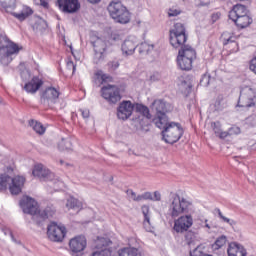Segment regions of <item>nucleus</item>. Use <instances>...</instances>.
<instances>
[{
    "label": "nucleus",
    "mask_w": 256,
    "mask_h": 256,
    "mask_svg": "<svg viewBox=\"0 0 256 256\" xmlns=\"http://www.w3.org/2000/svg\"><path fill=\"white\" fill-rule=\"evenodd\" d=\"M143 200H145L144 197H143V194L138 195V196L133 198V201H143Z\"/></svg>",
    "instance_id": "58"
},
{
    "label": "nucleus",
    "mask_w": 256,
    "mask_h": 256,
    "mask_svg": "<svg viewBox=\"0 0 256 256\" xmlns=\"http://www.w3.org/2000/svg\"><path fill=\"white\" fill-rule=\"evenodd\" d=\"M137 49V44L133 40H125L122 44V51L125 55H133Z\"/></svg>",
    "instance_id": "22"
},
{
    "label": "nucleus",
    "mask_w": 256,
    "mask_h": 256,
    "mask_svg": "<svg viewBox=\"0 0 256 256\" xmlns=\"http://www.w3.org/2000/svg\"><path fill=\"white\" fill-rule=\"evenodd\" d=\"M65 235H67V229L64 226H59L55 222H52L50 225H48L47 236L50 241L61 243V241L65 239Z\"/></svg>",
    "instance_id": "9"
},
{
    "label": "nucleus",
    "mask_w": 256,
    "mask_h": 256,
    "mask_svg": "<svg viewBox=\"0 0 256 256\" xmlns=\"http://www.w3.org/2000/svg\"><path fill=\"white\" fill-rule=\"evenodd\" d=\"M33 2L44 9H49V2H47V0H33Z\"/></svg>",
    "instance_id": "45"
},
{
    "label": "nucleus",
    "mask_w": 256,
    "mask_h": 256,
    "mask_svg": "<svg viewBox=\"0 0 256 256\" xmlns=\"http://www.w3.org/2000/svg\"><path fill=\"white\" fill-rule=\"evenodd\" d=\"M161 129L162 139L169 145L177 143L185 133L181 123L172 121L169 117L165 116L161 118Z\"/></svg>",
    "instance_id": "3"
},
{
    "label": "nucleus",
    "mask_w": 256,
    "mask_h": 256,
    "mask_svg": "<svg viewBox=\"0 0 256 256\" xmlns=\"http://www.w3.org/2000/svg\"><path fill=\"white\" fill-rule=\"evenodd\" d=\"M105 52L103 51H94V63H100V61H103V57Z\"/></svg>",
    "instance_id": "42"
},
{
    "label": "nucleus",
    "mask_w": 256,
    "mask_h": 256,
    "mask_svg": "<svg viewBox=\"0 0 256 256\" xmlns=\"http://www.w3.org/2000/svg\"><path fill=\"white\" fill-rule=\"evenodd\" d=\"M32 175L40 179V181H53V177H55V174L44 168L41 164L34 167Z\"/></svg>",
    "instance_id": "14"
},
{
    "label": "nucleus",
    "mask_w": 256,
    "mask_h": 256,
    "mask_svg": "<svg viewBox=\"0 0 256 256\" xmlns=\"http://www.w3.org/2000/svg\"><path fill=\"white\" fill-rule=\"evenodd\" d=\"M101 79L104 83H107V81H111L113 78H111V76L107 75V74H103L101 76Z\"/></svg>",
    "instance_id": "55"
},
{
    "label": "nucleus",
    "mask_w": 256,
    "mask_h": 256,
    "mask_svg": "<svg viewBox=\"0 0 256 256\" xmlns=\"http://www.w3.org/2000/svg\"><path fill=\"white\" fill-rule=\"evenodd\" d=\"M135 106L131 101H123L117 108V117L122 121H127L131 115H133V109Z\"/></svg>",
    "instance_id": "13"
},
{
    "label": "nucleus",
    "mask_w": 256,
    "mask_h": 256,
    "mask_svg": "<svg viewBox=\"0 0 256 256\" xmlns=\"http://www.w3.org/2000/svg\"><path fill=\"white\" fill-rule=\"evenodd\" d=\"M111 245H113L111 239L98 238L96 241V250L92 253V256H111L113 253Z\"/></svg>",
    "instance_id": "10"
},
{
    "label": "nucleus",
    "mask_w": 256,
    "mask_h": 256,
    "mask_svg": "<svg viewBox=\"0 0 256 256\" xmlns=\"http://www.w3.org/2000/svg\"><path fill=\"white\" fill-rule=\"evenodd\" d=\"M10 237H11V239H12V241H13L14 243H17V239H15V236L13 235V233L10 235Z\"/></svg>",
    "instance_id": "63"
},
{
    "label": "nucleus",
    "mask_w": 256,
    "mask_h": 256,
    "mask_svg": "<svg viewBox=\"0 0 256 256\" xmlns=\"http://www.w3.org/2000/svg\"><path fill=\"white\" fill-rule=\"evenodd\" d=\"M2 232L4 233V235H12L13 234L11 229H9L7 227L2 228Z\"/></svg>",
    "instance_id": "57"
},
{
    "label": "nucleus",
    "mask_w": 256,
    "mask_h": 256,
    "mask_svg": "<svg viewBox=\"0 0 256 256\" xmlns=\"http://www.w3.org/2000/svg\"><path fill=\"white\" fill-rule=\"evenodd\" d=\"M110 41H121V35L117 32H112L110 35Z\"/></svg>",
    "instance_id": "48"
},
{
    "label": "nucleus",
    "mask_w": 256,
    "mask_h": 256,
    "mask_svg": "<svg viewBox=\"0 0 256 256\" xmlns=\"http://www.w3.org/2000/svg\"><path fill=\"white\" fill-rule=\"evenodd\" d=\"M13 17L18 19V21H25L27 17H30V15H33V9L29 6H24L22 11L20 13H12Z\"/></svg>",
    "instance_id": "24"
},
{
    "label": "nucleus",
    "mask_w": 256,
    "mask_h": 256,
    "mask_svg": "<svg viewBox=\"0 0 256 256\" xmlns=\"http://www.w3.org/2000/svg\"><path fill=\"white\" fill-rule=\"evenodd\" d=\"M43 86V80L39 76H34L29 82L24 85V90L26 93H31L32 95L41 89Z\"/></svg>",
    "instance_id": "18"
},
{
    "label": "nucleus",
    "mask_w": 256,
    "mask_h": 256,
    "mask_svg": "<svg viewBox=\"0 0 256 256\" xmlns=\"http://www.w3.org/2000/svg\"><path fill=\"white\" fill-rule=\"evenodd\" d=\"M218 137L220 139H227V137H231V135L229 134V130L224 132L220 130Z\"/></svg>",
    "instance_id": "50"
},
{
    "label": "nucleus",
    "mask_w": 256,
    "mask_h": 256,
    "mask_svg": "<svg viewBox=\"0 0 256 256\" xmlns=\"http://www.w3.org/2000/svg\"><path fill=\"white\" fill-rule=\"evenodd\" d=\"M89 3L95 4V3H100L101 0H88Z\"/></svg>",
    "instance_id": "62"
},
{
    "label": "nucleus",
    "mask_w": 256,
    "mask_h": 256,
    "mask_svg": "<svg viewBox=\"0 0 256 256\" xmlns=\"http://www.w3.org/2000/svg\"><path fill=\"white\" fill-rule=\"evenodd\" d=\"M119 256H139L137 248H122L119 250Z\"/></svg>",
    "instance_id": "32"
},
{
    "label": "nucleus",
    "mask_w": 256,
    "mask_h": 256,
    "mask_svg": "<svg viewBox=\"0 0 256 256\" xmlns=\"http://www.w3.org/2000/svg\"><path fill=\"white\" fill-rule=\"evenodd\" d=\"M227 243V236L222 235L216 239L214 244H212L213 251H218V249H221V247H224Z\"/></svg>",
    "instance_id": "31"
},
{
    "label": "nucleus",
    "mask_w": 256,
    "mask_h": 256,
    "mask_svg": "<svg viewBox=\"0 0 256 256\" xmlns=\"http://www.w3.org/2000/svg\"><path fill=\"white\" fill-rule=\"evenodd\" d=\"M29 125L36 133H38V135H43V133H45V127L43 126V124L35 120H30Z\"/></svg>",
    "instance_id": "30"
},
{
    "label": "nucleus",
    "mask_w": 256,
    "mask_h": 256,
    "mask_svg": "<svg viewBox=\"0 0 256 256\" xmlns=\"http://www.w3.org/2000/svg\"><path fill=\"white\" fill-rule=\"evenodd\" d=\"M152 201H161V193L159 191L154 192V195H152Z\"/></svg>",
    "instance_id": "53"
},
{
    "label": "nucleus",
    "mask_w": 256,
    "mask_h": 256,
    "mask_svg": "<svg viewBox=\"0 0 256 256\" xmlns=\"http://www.w3.org/2000/svg\"><path fill=\"white\" fill-rule=\"evenodd\" d=\"M19 205L23 213L28 215H36V217H40V219L43 220L49 219V217H53V215H55V210L51 207H46L44 210H39L37 201L29 196H24L20 200Z\"/></svg>",
    "instance_id": "5"
},
{
    "label": "nucleus",
    "mask_w": 256,
    "mask_h": 256,
    "mask_svg": "<svg viewBox=\"0 0 256 256\" xmlns=\"http://www.w3.org/2000/svg\"><path fill=\"white\" fill-rule=\"evenodd\" d=\"M187 29L182 23L174 24V28L170 30V44L174 49H179L177 56L178 67L182 71H191L193 69V61L197 59V51L187 45Z\"/></svg>",
    "instance_id": "1"
},
{
    "label": "nucleus",
    "mask_w": 256,
    "mask_h": 256,
    "mask_svg": "<svg viewBox=\"0 0 256 256\" xmlns=\"http://www.w3.org/2000/svg\"><path fill=\"white\" fill-rule=\"evenodd\" d=\"M229 135H240L241 133V128L239 126H232L231 128L228 129Z\"/></svg>",
    "instance_id": "43"
},
{
    "label": "nucleus",
    "mask_w": 256,
    "mask_h": 256,
    "mask_svg": "<svg viewBox=\"0 0 256 256\" xmlns=\"http://www.w3.org/2000/svg\"><path fill=\"white\" fill-rule=\"evenodd\" d=\"M142 195L144 197V201H147V200L153 201V194H151V192H145Z\"/></svg>",
    "instance_id": "52"
},
{
    "label": "nucleus",
    "mask_w": 256,
    "mask_h": 256,
    "mask_svg": "<svg viewBox=\"0 0 256 256\" xmlns=\"http://www.w3.org/2000/svg\"><path fill=\"white\" fill-rule=\"evenodd\" d=\"M227 254L228 256H247V250H245L243 245L237 242H232L228 246Z\"/></svg>",
    "instance_id": "19"
},
{
    "label": "nucleus",
    "mask_w": 256,
    "mask_h": 256,
    "mask_svg": "<svg viewBox=\"0 0 256 256\" xmlns=\"http://www.w3.org/2000/svg\"><path fill=\"white\" fill-rule=\"evenodd\" d=\"M213 107L214 111H223V109H226L227 107V100H225V97H223V95H218L213 104Z\"/></svg>",
    "instance_id": "28"
},
{
    "label": "nucleus",
    "mask_w": 256,
    "mask_h": 256,
    "mask_svg": "<svg viewBox=\"0 0 256 256\" xmlns=\"http://www.w3.org/2000/svg\"><path fill=\"white\" fill-rule=\"evenodd\" d=\"M54 184L57 185L58 187H63V182L62 181H54Z\"/></svg>",
    "instance_id": "59"
},
{
    "label": "nucleus",
    "mask_w": 256,
    "mask_h": 256,
    "mask_svg": "<svg viewBox=\"0 0 256 256\" xmlns=\"http://www.w3.org/2000/svg\"><path fill=\"white\" fill-rule=\"evenodd\" d=\"M61 147H64L66 150L71 149V139L66 138V139H62V143H60Z\"/></svg>",
    "instance_id": "44"
},
{
    "label": "nucleus",
    "mask_w": 256,
    "mask_h": 256,
    "mask_svg": "<svg viewBox=\"0 0 256 256\" xmlns=\"http://www.w3.org/2000/svg\"><path fill=\"white\" fill-rule=\"evenodd\" d=\"M161 117H167L165 113H171L173 111V104L167 100L161 101Z\"/></svg>",
    "instance_id": "29"
},
{
    "label": "nucleus",
    "mask_w": 256,
    "mask_h": 256,
    "mask_svg": "<svg viewBox=\"0 0 256 256\" xmlns=\"http://www.w3.org/2000/svg\"><path fill=\"white\" fill-rule=\"evenodd\" d=\"M11 180L9 175H1L0 176V191H5L7 189V184Z\"/></svg>",
    "instance_id": "37"
},
{
    "label": "nucleus",
    "mask_w": 256,
    "mask_h": 256,
    "mask_svg": "<svg viewBox=\"0 0 256 256\" xmlns=\"http://www.w3.org/2000/svg\"><path fill=\"white\" fill-rule=\"evenodd\" d=\"M185 239L188 245L191 247L195 243V234L193 232H187L185 235Z\"/></svg>",
    "instance_id": "41"
},
{
    "label": "nucleus",
    "mask_w": 256,
    "mask_h": 256,
    "mask_svg": "<svg viewBox=\"0 0 256 256\" xmlns=\"http://www.w3.org/2000/svg\"><path fill=\"white\" fill-rule=\"evenodd\" d=\"M255 91L250 87H245L240 91L237 107L249 109L255 107Z\"/></svg>",
    "instance_id": "8"
},
{
    "label": "nucleus",
    "mask_w": 256,
    "mask_h": 256,
    "mask_svg": "<svg viewBox=\"0 0 256 256\" xmlns=\"http://www.w3.org/2000/svg\"><path fill=\"white\" fill-rule=\"evenodd\" d=\"M100 93L109 105H116L121 101V89L117 85L107 84L101 88Z\"/></svg>",
    "instance_id": "7"
},
{
    "label": "nucleus",
    "mask_w": 256,
    "mask_h": 256,
    "mask_svg": "<svg viewBox=\"0 0 256 256\" xmlns=\"http://www.w3.org/2000/svg\"><path fill=\"white\" fill-rule=\"evenodd\" d=\"M169 17H177V15H181V10L175 9V8H170L168 11Z\"/></svg>",
    "instance_id": "47"
},
{
    "label": "nucleus",
    "mask_w": 256,
    "mask_h": 256,
    "mask_svg": "<svg viewBox=\"0 0 256 256\" xmlns=\"http://www.w3.org/2000/svg\"><path fill=\"white\" fill-rule=\"evenodd\" d=\"M66 207L68 209H73V211H76V213H79V211L83 209V203L76 198L70 197L67 200Z\"/></svg>",
    "instance_id": "25"
},
{
    "label": "nucleus",
    "mask_w": 256,
    "mask_h": 256,
    "mask_svg": "<svg viewBox=\"0 0 256 256\" xmlns=\"http://www.w3.org/2000/svg\"><path fill=\"white\" fill-rule=\"evenodd\" d=\"M207 254L203 253V246L198 245L193 251H190V256H205Z\"/></svg>",
    "instance_id": "38"
},
{
    "label": "nucleus",
    "mask_w": 256,
    "mask_h": 256,
    "mask_svg": "<svg viewBox=\"0 0 256 256\" xmlns=\"http://www.w3.org/2000/svg\"><path fill=\"white\" fill-rule=\"evenodd\" d=\"M198 7H207V5H210V0H197Z\"/></svg>",
    "instance_id": "49"
},
{
    "label": "nucleus",
    "mask_w": 256,
    "mask_h": 256,
    "mask_svg": "<svg viewBox=\"0 0 256 256\" xmlns=\"http://www.w3.org/2000/svg\"><path fill=\"white\" fill-rule=\"evenodd\" d=\"M11 183L9 184V191L11 195H19L21 191H23V187L25 186V177L16 176L14 178L10 177Z\"/></svg>",
    "instance_id": "15"
},
{
    "label": "nucleus",
    "mask_w": 256,
    "mask_h": 256,
    "mask_svg": "<svg viewBox=\"0 0 256 256\" xmlns=\"http://www.w3.org/2000/svg\"><path fill=\"white\" fill-rule=\"evenodd\" d=\"M142 213L144 215V229H146V231H148L149 233L153 232V228H151V218L149 217V206L144 205L141 208Z\"/></svg>",
    "instance_id": "23"
},
{
    "label": "nucleus",
    "mask_w": 256,
    "mask_h": 256,
    "mask_svg": "<svg viewBox=\"0 0 256 256\" xmlns=\"http://www.w3.org/2000/svg\"><path fill=\"white\" fill-rule=\"evenodd\" d=\"M131 195H132L133 199H135V197H137V194L134 191H131Z\"/></svg>",
    "instance_id": "64"
},
{
    "label": "nucleus",
    "mask_w": 256,
    "mask_h": 256,
    "mask_svg": "<svg viewBox=\"0 0 256 256\" xmlns=\"http://www.w3.org/2000/svg\"><path fill=\"white\" fill-rule=\"evenodd\" d=\"M245 15H249V10L247 9V6L243 4H236L229 12L228 17L229 19H231V21H235L236 19H239V17H245Z\"/></svg>",
    "instance_id": "17"
},
{
    "label": "nucleus",
    "mask_w": 256,
    "mask_h": 256,
    "mask_svg": "<svg viewBox=\"0 0 256 256\" xmlns=\"http://www.w3.org/2000/svg\"><path fill=\"white\" fill-rule=\"evenodd\" d=\"M136 110L141 113L146 119H151V113L149 112V108L143 104H137Z\"/></svg>",
    "instance_id": "35"
},
{
    "label": "nucleus",
    "mask_w": 256,
    "mask_h": 256,
    "mask_svg": "<svg viewBox=\"0 0 256 256\" xmlns=\"http://www.w3.org/2000/svg\"><path fill=\"white\" fill-rule=\"evenodd\" d=\"M60 165H65V167H69V163H66L63 160H60Z\"/></svg>",
    "instance_id": "61"
},
{
    "label": "nucleus",
    "mask_w": 256,
    "mask_h": 256,
    "mask_svg": "<svg viewBox=\"0 0 256 256\" xmlns=\"http://www.w3.org/2000/svg\"><path fill=\"white\" fill-rule=\"evenodd\" d=\"M69 247L72 253H81V251H85V247H87V239L85 236L72 238L69 242Z\"/></svg>",
    "instance_id": "16"
},
{
    "label": "nucleus",
    "mask_w": 256,
    "mask_h": 256,
    "mask_svg": "<svg viewBox=\"0 0 256 256\" xmlns=\"http://www.w3.org/2000/svg\"><path fill=\"white\" fill-rule=\"evenodd\" d=\"M108 65L109 67H111V69H113V71H115L116 69H119V62L117 61H112Z\"/></svg>",
    "instance_id": "54"
},
{
    "label": "nucleus",
    "mask_w": 256,
    "mask_h": 256,
    "mask_svg": "<svg viewBox=\"0 0 256 256\" xmlns=\"http://www.w3.org/2000/svg\"><path fill=\"white\" fill-rule=\"evenodd\" d=\"M213 81H215V77H211V74L205 73L200 79V85L201 87H207L208 85H211Z\"/></svg>",
    "instance_id": "33"
},
{
    "label": "nucleus",
    "mask_w": 256,
    "mask_h": 256,
    "mask_svg": "<svg viewBox=\"0 0 256 256\" xmlns=\"http://www.w3.org/2000/svg\"><path fill=\"white\" fill-rule=\"evenodd\" d=\"M23 50V46L11 41L6 33H0V63L7 67L13 61L12 55H19V51Z\"/></svg>",
    "instance_id": "4"
},
{
    "label": "nucleus",
    "mask_w": 256,
    "mask_h": 256,
    "mask_svg": "<svg viewBox=\"0 0 256 256\" xmlns=\"http://www.w3.org/2000/svg\"><path fill=\"white\" fill-rule=\"evenodd\" d=\"M152 109L153 111H156L157 115V121L155 122V125L158 127V129H161V100H155L152 103Z\"/></svg>",
    "instance_id": "26"
},
{
    "label": "nucleus",
    "mask_w": 256,
    "mask_h": 256,
    "mask_svg": "<svg viewBox=\"0 0 256 256\" xmlns=\"http://www.w3.org/2000/svg\"><path fill=\"white\" fill-rule=\"evenodd\" d=\"M66 67L69 69V71H72V73H75V70L77 69V66L75 63H73V60H68L66 62Z\"/></svg>",
    "instance_id": "46"
},
{
    "label": "nucleus",
    "mask_w": 256,
    "mask_h": 256,
    "mask_svg": "<svg viewBox=\"0 0 256 256\" xmlns=\"http://www.w3.org/2000/svg\"><path fill=\"white\" fill-rule=\"evenodd\" d=\"M155 49V45L149 44L148 42H142L140 45H138V53L140 55H149L151 51Z\"/></svg>",
    "instance_id": "27"
},
{
    "label": "nucleus",
    "mask_w": 256,
    "mask_h": 256,
    "mask_svg": "<svg viewBox=\"0 0 256 256\" xmlns=\"http://www.w3.org/2000/svg\"><path fill=\"white\" fill-rule=\"evenodd\" d=\"M57 5L63 13H77L81 9L79 0H57Z\"/></svg>",
    "instance_id": "12"
},
{
    "label": "nucleus",
    "mask_w": 256,
    "mask_h": 256,
    "mask_svg": "<svg viewBox=\"0 0 256 256\" xmlns=\"http://www.w3.org/2000/svg\"><path fill=\"white\" fill-rule=\"evenodd\" d=\"M81 113H82V117H83L84 119H89L90 112H89L88 109L81 110Z\"/></svg>",
    "instance_id": "56"
},
{
    "label": "nucleus",
    "mask_w": 256,
    "mask_h": 256,
    "mask_svg": "<svg viewBox=\"0 0 256 256\" xmlns=\"http://www.w3.org/2000/svg\"><path fill=\"white\" fill-rule=\"evenodd\" d=\"M250 71L256 74V57L250 61Z\"/></svg>",
    "instance_id": "51"
},
{
    "label": "nucleus",
    "mask_w": 256,
    "mask_h": 256,
    "mask_svg": "<svg viewBox=\"0 0 256 256\" xmlns=\"http://www.w3.org/2000/svg\"><path fill=\"white\" fill-rule=\"evenodd\" d=\"M193 211V203L178 194H172L168 213L174 220L173 230L176 233H185L193 227V216L189 215ZM177 217H179L177 219Z\"/></svg>",
    "instance_id": "2"
},
{
    "label": "nucleus",
    "mask_w": 256,
    "mask_h": 256,
    "mask_svg": "<svg viewBox=\"0 0 256 256\" xmlns=\"http://www.w3.org/2000/svg\"><path fill=\"white\" fill-rule=\"evenodd\" d=\"M211 128L214 131L216 137H218V135L221 133V122H219V121L212 122L211 123Z\"/></svg>",
    "instance_id": "39"
},
{
    "label": "nucleus",
    "mask_w": 256,
    "mask_h": 256,
    "mask_svg": "<svg viewBox=\"0 0 256 256\" xmlns=\"http://www.w3.org/2000/svg\"><path fill=\"white\" fill-rule=\"evenodd\" d=\"M223 45H230L232 47V53H237L239 51V44L235 42V37L229 36L228 33L222 35Z\"/></svg>",
    "instance_id": "21"
},
{
    "label": "nucleus",
    "mask_w": 256,
    "mask_h": 256,
    "mask_svg": "<svg viewBox=\"0 0 256 256\" xmlns=\"http://www.w3.org/2000/svg\"><path fill=\"white\" fill-rule=\"evenodd\" d=\"M232 21L235 23L238 29H247V27L253 23V18H251L249 14H246L245 16H241Z\"/></svg>",
    "instance_id": "20"
},
{
    "label": "nucleus",
    "mask_w": 256,
    "mask_h": 256,
    "mask_svg": "<svg viewBox=\"0 0 256 256\" xmlns=\"http://www.w3.org/2000/svg\"><path fill=\"white\" fill-rule=\"evenodd\" d=\"M59 95H61L59 90L53 87L46 88L41 95L42 105H46V107H53V105L59 101Z\"/></svg>",
    "instance_id": "11"
},
{
    "label": "nucleus",
    "mask_w": 256,
    "mask_h": 256,
    "mask_svg": "<svg viewBox=\"0 0 256 256\" xmlns=\"http://www.w3.org/2000/svg\"><path fill=\"white\" fill-rule=\"evenodd\" d=\"M92 45L94 47V51L105 52L107 50V44L101 39H97L96 41L92 42Z\"/></svg>",
    "instance_id": "34"
},
{
    "label": "nucleus",
    "mask_w": 256,
    "mask_h": 256,
    "mask_svg": "<svg viewBox=\"0 0 256 256\" xmlns=\"http://www.w3.org/2000/svg\"><path fill=\"white\" fill-rule=\"evenodd\" d=\"M214 211H215V213H218V217H220L224 223H228V225H231V227H233V225H237V222H235V220H231V219L223 216L221 209L215 208Z\"/></svg>",
    "instance_id": "36"
},
{
    "label": "nucleus",
    "mask_w": 256,
    "mask_h": 256,
    "mask_svg": "<svg viewBox=\"0 0 256 256\" xmlns=\"http://www.w3.org/2000/svg\"><path fill=\"white\" fill-rule=\"evenodd\" d=\"M108 13L116 23L126 25V23L131 21V13H129V10H127V7L121 1H112L108 5Z\"/></svg>",
    "instance_id": "6"
},
{
    "label": "nucleus",
    "mask_w": 256,
    "mask_h": 256,
    "mask_svg": "<svg viewBox=\"0 0 256 256\" xmlns=\"http://www.w3.org/2000/svg\"><path fill=\"white\" fill-rule=\"evenodd\" d=\"M16 0H0V3L4 9H9L11 7H15Z\"/></svg>",
    "instance_id": "40"
},
{
    "label": "nucleus",
    "mask_w": 256,
    "mask_h": 256,
    "mask_svg": "<svg viewBox=\"0 0 256 256\" xmlns=\"http://www.w3.org/2000/svg\"><path fill=\"white\" fill-rule=\"evenodd\" d=\"M40 25H43V28L47 27V22L45 20H39Z\"/></svg>",
    "instance_id": "60"
}]
</instances>
